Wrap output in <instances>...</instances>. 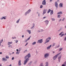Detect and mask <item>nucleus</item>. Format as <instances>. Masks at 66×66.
I'll return each instance as SVG.
<instances>
[{"mask_svg":"<svg viewBox=\"0 0 66 66\" xmlns=\"http://www.w3.org/2000/svg\"><path fill=\"white\" fill-rule=\"evenodd\" d=\"M30 57H31V56H30V53L28 54L26 56L24 57V59H26V60L24 61V65H26V63L29 60V58Z\"/></svg>","mask_w":66,"mask_h":66,"instance_id":"1","label":"nucleus"},{"mask_svg":"<svg viewBox=\"0 0 66 66\" xmlns=\"http://www.w3.org/2000/svg\"><path fill=\"white\" fill-rule=\"evenodd\" d=\"M60 53H60L59 54H57L54 57H53V59L54 60H56V59L57 57V56H59V55H60Z\"/></svg>","mask_w":66,"mask_h":66,"instance_id":"2","label":"nucleus"},{"mask_svg":"<svg viewBox=\"0 0 66 66\" xmlns=\"http://www.w3.org/2000/svg\"><path fill=\"white\" fill-rule=\"evenodd\" d=\"M37 43H40V44H41V43H43V39H41L40 40H39L38 41V42H37Z\"/></svg>","mask_w":66,"mask_h":66,"instance_id":"3","label":"nucleus"},{"mask_svg":"<svg viewBox=\"0 0 66 66\" xmlns=\"http://www.w3.org/2000/svg\"><path fill=\"white\" fill-rule=\"evenodd\" d=\"M49 55L48 54H46L44 55V57L45 58H47V57L49 56Z\"/></svg>","mask_w":66,"mask_h":66,"instance_id":"4","label":"nucleus"},{"mask_svg":"<svg viewBox=\"0 0 66 66\" xmlns=\"http://www.w3.org/2000/svg\"><path fill=\"white\" fill-rule=\"evenodd\" d=\"M46 2L45 0H44L42 2V4L43 5H45L46 4Z\"/></svg>","mask_w":66,"mask_h":66,"instance_id":"5","label":"nucleus"},{"mask_svg":"<svg viewBox=\"0 0 66 66\" xmlns=\"http://www.w3.org/2000/svg\"><path fill=\"white\" fill-rule=\"evenodd\" d=\"M21 60H19V61L18 65L19 66H21Z\"/></svg>","mask_w":66,"mask_h":66,"instance_id":"6","label":"nucleus"},{"mask_svg":"<svg viewBox=\"0 0 66 66\" xmlns=\"http://www.w3.org/2000/svg\"><path fill=\"white\" fill-rule=\"evenodd\" d=\"M55 5L56 7L57 8V7H58V4H57V2H55Z\"/></svg>","mask_w":66,"mask_h":66,"instance_id":"7","label":"nucleus"},{"mask_svg":"<svg viewBox=\"0 0 66 66\" xmlns=\"http://www.w3.org/2000/svg\"><path fill=\"white\" fill-rule=\"evenodd\" d=\"M26 31L28 32L29 34H30L31 33V31L30 30H28Z\"/></svg>","mask_w":66,"mask_h":66,"instance_id":"8","label":"nucleus"},{"mask_svg":"<svg viewBox=\"0 0 66 66\" xmlns=\"http://www.w3.org/2000/svg\"><path fill=\"white\" fill-rule=\"evenodd\" d=\"M46 13V10L44 9L43 11V15H44Z\"/></svg>","mask_w":66,"mask_h":66,"instance_id":"9","label":"nucleus"},{"mask_svg":"<svg viewBox=\"0 0 66 66\" xmlns=\"http://www.w3.org/2000/svg\"><path fill=\"white\" fill-rule=\"evenodd\" d=\"M31 11V10H29L26 12L25 13L26 15H27V14H29V13Z\"/></svg>","mask_w":66,"mask_h":66,"instance_id":"10","label":"nucleus"},{"mask_svg":"<svg viewBox=\"0 0 66 66\" xmlns=\"http://www.w3.org/2000/svg\"><path fill=\"white\" fill-rule=\"evenodd\" d=\"M51 45H50V46L47 47V50H49V49H50V48H51Z\"/></svg>","mask_w":66,"mask_h":66,"instance_id":"11","label":"nucleus"},{"mask_svg":"<svg viewBox=\"0 0 66 66\" xmlns=\"http://www.w3.org/2000/svg\"><path fill=\"white\" fill-rule=\"evenodd\" d=\"M44 22H45L47 24H48L49 23V21L48 20H46V21H45Z\"/></svg>","mask_w":66,"mask_h":66,"instance_id":"12","label":"nucleus"},{"mask_svg":"<svg viewBox=\"0 0 66 66\" xmlns=\"http://www.w3.org/2000/svg\"><path fill=\"white\" fill-rule=\"evenodd\" d=\"M2 60L3 61H7V59L4 58H3Z\"/></svg>","mask_w":66,"mask_h":66,"instance_id":"13","label":"nucleus"},{"mask_svg":"<svg viewBox=\"0 0 66 66\" xmlns=\"http://www.w3.org/2000/svg\"><path fill=\"white\" fill-rule=\"evenodd\" d=\"M53 14V10H52L50 14L51 15H52V14Z\"/></svg>","mask_w":66,"mask_h":66,"instance_id":"14","label":"nucleus"},{"mask_svg":"<svg viewBox=\"0 0 66 66\" xmlns=\"http://www.w3.org/2000/svg\"><path fill=\"white\" fill-rule=\"evenodd\" d=\"M59 6H60V7H62V6H63V4L62 3L60 4Z\"/></svg>","mask_w":66,"mask_h":66,"instance_id":"15","label":"nucleus"},{"mask_svg":"<svg viewBox=\"0 0 66 66\" xmlns=\"http://www.w3.org/2000/svg\"><path fill=\"white\" fill-rule=\"evenodd\" d=\"M51 11V10L49 9V10H48L47 13H49Z\"/></svg>","mask_w":66,"mask_h":66,"instance_id":"16","label":"nucleus"},{"mask_svg":"<svg viewBox=\"0 0 66 66\" xmlns=\"http://www.w3.org/2000/svg\"><path fill=\"white\" fill-rule=\"evenodd\" d=\"M48 40V39H46V43H48V42H49L50 41V40Z\"/></svg>","mask_w":66,"mask_h":66,"instance_id":"17","label":"nucleus"},{"mask_svg":"<svg viewBox=\"0 0 66 66\" xmlns=\"http://www.w3.org/2000/svg\"><path fill=\"white\" fill-rule=\"evenodd\" d=\"M45 64H46L45 66H48V62H46Z\"/></svg>","mask_w":66,"mask_h":66,"instance_id":"18","label":"nucleus"},{"mask_svg":"<svg viewBox=\"0 0 66 66\" xmlns=\"http://www.w3.org/2000/svg\"><path fill=\"white\" fill-rule=\"evenodd\" d=\"M36 44V42H34L32 43V45H35Z\"/></svg>","mask_w":66,"mask_h":66,"instance_id":"19","label":"nucleus"},{"mask_svg":"<svg viewBox=\"0 0 66 66\" xmlns=\"http://www.w3.org/2000/svg\"><path fill=\"white\" fill-rule=\"evenodd\" d=\"M62 14V12H59L57 13V14Z\"/></svg>","mask_w":66,"mask_h":66,"instance_id":"20","label":"nucleus"},{"mask_svg":"<svg viewBox=\"0 0 66 66\" xmlns=\"http://www.w3.org/2000/svg\"><path fill=\"white\" fill-rule=\"evenodd\" d=\"M12 42H9V43H8V45H10V44H12Z\"/></svg>","mask_w":66,"mask_h":66,"instance_id":"21","label":"nucleus"},{"mask_svg":"<svg viewBox=\"0 0 66 66\" xmlns=\"http://www.w3.org/2000/svg\"><path fill=\"white\" fill-rule=\"evenodd\" d=\"M19 20H20V19H18L16 22V23H18L19 22Z\"/></svg>","mask_w":66,"mask_h":66,"instance_id":"22","label":"nucleus"},{"mask_svg":"<svg viewBox=\"0 0 66 66\" xmlns=\"http://www.w3.org/2000/svg\"><path fill=\"white\" fill-rule=\"evenodd\" d=\"M47 39H48V40H50V39H51V37H49L48 38H47Z\"/></svg>","mask_w":66,"mask_h":66,"instance_id":"23","label":"nucleus"},{"mask_svg":"<svg viewBox=\"0 0 66 66\" xmlns=\"http://www.w3.org/2000/svg\"><path fill=\"white\" fill-rule=\"evenodd\" d=\"M58 18H60V17H61V15H58L57 16Z\"/></svg>","mask_w":66,"mask_h":66,"instance_id":"24","label":"nucleus"},{"mask_svg":"<svg viewBox=\"0 0 66 66\" xmlns=\"http://www.w3.org/2000/svg\"><path fill=\"white\" fill-rule=\"evenodd\" d=\"M6 59H9V57L8 56H6Z\"/></svg>","mask_w":66,"mask_h":66,"instance_id":"25","label":"nucleus"},{"mask_svg":"<svg viewBox=\"0 0 66 66\" xmlns=\"http://www.w3.org/2000/svg\"><path fill=\"white\" fill-rule=\"evenodd\" d=\"M35 26L34 24H33V26L31 28L32 29H33V28H34V26Z\"/></svg>","mask_w":66,"mask_h":66,"instance_id":"26","label":"nucleus"},{"mask_svg":"<svg viewBox=\"0 0 66 66\" xmlns=\"http://www.w3.org/2000/svg\"><path fill=\"white\" fill-rule=\"evenodd\" d=\"M63 32H61L59 34V35H61L62 33H63Z\"/></svg>","mask_w":66,"mask_h":66,"instance_id":"27","label":"nucleus"},{"mask_svg":"<svg viewBox=\"0 0 66 66\" xmlns=\"http://www.w3.org/2000/svg\"><path fill=\"white\" fill-rule=\"evenodd\" d=\"M55 45V43H54L53 44L52 46H54Z\"/></svg>","mask_w":66,"mask_h":66,"instance_id":"28","label":"nucleus"},{"mask_svg":"<svg viewBox=\"0 0 66 66\" xmlns=\"http://www.w3.org/2000/svg\"><path fill=\"white\" fill-rule=\"evenodd\" d=\"M64 34H62L61 35V37H62V36H64Z\"/></svg>","mask_w":66,"mask_h":66,"instance_id":"29","label":"nucleus"},{"mask_svg":"<svg viewBox=\"0 0 66 66\" xmlns=\"http://www.w3.org/2000/svg\"><path fill=\"white\" fill-rule=\"evenodd\" d=\"M55 19H53V18H52V21H54V20H55Z\"/></svg>","mask_w":66,"mask_h":66,"instance_id":"30","label":"nucleus"},{"mask_svg":"<svg viewBox=\"0 0 66 66\" xmlns=\"http://www.w3.org/2000/svg\"><path fill=\"white\" fill-rule=\"evenodd\" d=\"M3 18L4 19H6V16H4V17H3Z\"/></svg>","mask_w":66,"mask_h":66,"instance_id":"31","label":"nucleus"},{"mask_svg":"<svg viewBox=\"0 0 66 66\" xmlns=\"http://www.w3.org/2000/svg\"><path fill=\"white\" fill-rule=\"evenodd\" d=\"M61 56H60V57H58V59H60L61 58Z\"/></svg>","mask_w":66,"mask_h":66,"instance_id":"32","label":"nucleus"},{"mask_svg":"<svg viewBox=\"0 0 66 66\" xmlns=\"http://www.w3.org/2000/svg\"><path fill=\"white\" fill-rule=\"evenodd\" d=\"M16 54H19V52H17L16 53Z\"/></svg>","mask_w":66,"mask_h":66,"instance_id":"33","label":"nucleus"},{"mask_svg":"<svg viewBox=\"0 0 66 66\" xmlns=\"http://www.w3.org/2000/svg\"><path fill=\"white\" fill-rule=\"evenodd\" d=\"M63 49V48H61L60 49V51H61V50H62Z\"/></svg>","mask_w":66,"mask_h":66,"instance_id":"34","label":"nucleus"},{"mask_svg":"<svg viewBox=\"0 0 66 66\" xmlns=\"http://www.w3.org/2000/svg\"><path fill=\"white\" fill-rule=\"evenodd\" d=\"M3 42V39H2V40H1L0 41V43H2V42Z\"/></svg>","mask_w":66,"mask_h":66,"instance_id":"35","label":"nucleus"},{"mask_svg":"<svg viewBox=\"0 0 66 66\" xmlns=\"http://www.w3.org/2000/svg\"><path fill=\"white\" fill-rule=\"evenodd\" d=\"M30 39V37H29V38L27 39V40H29Z\"/></svg>","mask_w":66,"mask_h":66,"instance_id":"36","label":"nucleus"},{"mask_svg":"<svg viewBox=\"0 0 66 66\" xmlns=\"http://www.w3.org/2000/svg\"><path fill=\"white\" fill-rule=\"evenodd\" d=\"M42 7H43V5H41L40 6V8H42Z\"/></svg>","mask_w":66,"mask_h":66,"instance_id":"37","label":"nucleus"},{"mask_svg":"<svg viewBox=\"0 0 66 66\" xmlns=\"http://www.w3.org/2000/svg\"><path fill=\"white\" fill-rule=\"evenodd\" d=\"M64 65H66V61L64 63Z\"/></svg>","mask_w":66,"mask_h":66,"instance_id":"38","label":"nucleus"},{"mask_svg":"<svg viewBox=\"0 0 66 66\" xmlns=\"http://www.w3.org/2000/svg\"><path fill=\"white\" fill-rule=\"evenodd\" d=\"M18 40H16L15 41L16 42V43H18Z\"/></svg>","mask_w":66,"mask_h":66,"instance_id":"39","label":"nucleus"},{"mask_svg":"<svg viewBox=\"0 0 66 66\" xmlns=\"http://www.w3.org/2000/svg\"><path fill=\"white\" fill-rule=\"evenodd\" d=\"M19 51H20V50H21V48H19Z\"/></svg>","mask_w":66,"mask_h":66,"instance_id":"40","label":"nucleus"},{"mask_svg":"<svg viewBox=\"0 0 66 66\" xmlns=\"http://www.w3.org/2000/svg\"><path fill=\"white\" fill-rule=\"evenodd\" d=\"M14 57H13L12 58V60H14Z\"/></svg>","mask_w":66,"mask_h":66,"instance_id":"41","label":"nucleus"},{"mask_svg":"<svg viewBox=\"0 0 66 66\" xmlns=\"http://www.w3.org/2000/svg\"><path fill=\"white\" fill-rule=\"evenodd\" d=\"M64 40L65 41H66V36L65 37V38L64 39Z\"/></svg>","mask_w":66,"mask_h":66,"instance_id":"42","label":"nucleus"},{"mask_svg":"<svg viewBox=\"0 0 66 66\" xmlns=\"http://www.w3.org/2000/svg\"><path fill=\"white\" fill-rule=\"evenodd\" d=\"M65 20V18H63V19L62 20V21H64V20Z\"/></svg>","mask_w":66,"mask_h":66,"instance_id":"43","label":"nucleus"},{"mask_svg":"<svg viewBox=\"0 0 66 66\" xmlns=\"http://www.w3.org/2000/svg\"><path fill=\"white\" fill-rule=\"evenodd\" d=\"M59 47H60V46L58 45L56 47L57 48H59Z\"/></svg>","mask_w":66,"mask_h":66,"instance_id":"44","label":"nucleus"},{"mask_svg":"<svg viewBox=\"0 0 66 66\" xmlns=\"http://www.w3.org/2000/svg\"><path fill=\"white\" fill-rule=\"evenodd\" d=\"M62 66H65V64H63L62 65Z\"/></svg>","mask_w":66,"mask_h":66,"instance_id":"45","label":"nucleus"},{"mask_svg":"<svg viewBox=\"0 0 66 66\" xmlns=\"http://www.w3.org/2000/svg\"><path fill=\"white\" fill-rule=\"evenodd\" d=\"M28 43H27V44L25 45V46H27V45H28Z\"/></svg>","mask_w":66,"mask_h":66,"instance_id":"46","label":"nucleus"},{"mask_svg":"<svg viewBox=\"0 0 66 66\" xmlns=\"http://www.w3.org/2000/svg\"><path fill=\"white\" fill-rule=\"evenodd\" d=\"M11 45H10L8 47H11Z\"/></svg>","mask_w":66,"mask_h":66,"instance_id":"47","label":"nucleus"},{"mask_svg":"<svg viewBox=\"0 0 66 66\" xmlns=\"http://www.w3.org/2000/svg\"><path fill=\"white\" fill-rule=\"evenodd\" d=\"M45 18H46V17H44L43 18V19H45Z\"/></svg>","mask_w":66,"mask_h":66,"instance_id":"48","label":"nucleus"},{"mask_svg":"<svg viewBox=\"0 0 66 66\" xmlns=\"http://www.w3.org/2000/svg\"><path fill=\"white\" fill-rule=\"evenodd\" d=\"M46 43H47V42H45V43H44V44H46Z\"/></svg>","mask_w":66,"mask_h":66,"instance_id":"49","label":"nucleus"},{"mask_svg":"<svg viewBox=\"0 0 66 66\" xmlns=\"http://www.w3.org/2000/svg\"><path fill=\"white\" fill-rule=\"evenodd\" d=\"M38 16L39 17V16L40 15V14L39 13L38 14Z\"/></svg>","mask_w":66,"mask_h":66,"instance_id":"50","label":"nucleus"},{"mask_svg":"<svg viewBox=\"0 0 66 66\" xmlns=\"http://www.w3.org/2000/svg\"><path fill=\"white\" fill-rule=\"evenodd\" d=\"M24 37V35H23L22 36V37L23 38V37Z\"/></svg>","mask_w":66,"mask_h":66,"instance_id":"51","label":"nucleus"},{"mask_svg":"<svg viewBox=\"0 0 66 66\" xmlns=\"http://www.w3.org/2000/svg\"><path fill=\"white\" fill-rule=\"evenodd\" d=\"M40 32V31H38V32Z\"/></svg>","mask_w":66,"mask_h":66,"instance_id":"52","label":"nucleus"},{"mask_svg":"<svg viewBox=\"0 0 66 66\" xmlns=\"http://www.w3.org/2000/svg\"><path fill=\"white\" fill-rule=\"evenodd\" d=\"M1 19L2 20L3 19V18H1Z\"/></svg>","mask_w":66,"mask_h":66,"instance_id":"53","label":"nucleus"},{"mask_svg":"<svg viewBox=\"0 0 66 66\" xmlns=\"http://www.w3.org/2000/svg\"><path fill=\"white\" fill-rule=\"evenodd\" d=\"M0 66H2V64L0 63Z\"/></svg>","mask_w":66,"mask_h":66,"instance_id":"54","label":"nucleus"},{"mask_svg":"<svg viewBox=\"0 0 66 66\" xmlns=\"http://www.w3.org/2000/svg\"><path fill=\"white\" fill-rule=\"evenodd\" d=\"M2 52H0V54H2Z\"/></svg>","mask_w":66,"mask_h":66,"instance_id":"55","label":"nucleus"},{"mask_svg":"<svg viewBox=\"0 0 66 66\" xmlns=\"http://www.w3.org/2000/svg\"><path fill=\"white\" fill-rule=\"evenodd\" d=\"M16 51H18V49H16Z\"/></svg>","mask_w":66,"mask_h":66,"instance_id":"56","label":"nucleus"},{"mask_svg":"<svg viewBox=\"0 0 66 66\" xmlns=\"http://www.w3.org/2000/svg\"><path fill=\"white\" fill-rule=\"evenodd\" d=\"M55 53V52L54 51H53V53Z\"/></svg>","mask_w":66,"mask_h":66,"instance_id":"57","label":"nucleus"},{"mask_svg":"<svg viewBox=\"0 0 66 66\" xmlns=\"http://www.w3.org/2000/svg\"><path fill=\"white\" fill-rule=\"evenodd\" d=\"M52 0H50V2H51V1H52Z\"/></svg>","mask_w":66,"mask_h":66,"instance_id":"58","label":"nucleus"},{"mask_svg":"<svg viewBox=\"0 0 66 66\" xmlns=\"http://www.w3.org/2000/svg\"><path fill=\"white\" fill-rule=\"evenodd\" d=\"M41 30L42 31H44V30Z\"/></svg>","mask_w":66,"mask_h":66,"instance_id":"59","label":"nucleus"},{"mask_svg":"<svg viewBox=\"0 0 66 66\" xmlns=\"http://www.w3.org/2000/svg\"><path fill=\"white\" fill-rule=\"evenodd\" d=\"M12 38H13V39H14V38H15V37L13 38V37H12Z\"/></svg>","mask_w":66,"mask_h":66,"instance_id":"60","label":"nucleus"},{"mask_svg":"<svg viewBox=\"0 0 66 66\" xmlns=\"http://www.w3.org/2000/svg\"><path fill=\"white\" fill-rule=\"evenodd\" d=\"M25 51H27V50H25Z\"/></svg>","mask_w":66,"mask_h":66,"instance_id":"61","label":"nucleus"},{"mask_svg":"<svg viewBox=\"0 0 66 66\" xmlns=\"http://www.w3.org/2000/svg\"><path fill=\"white\" fill-rule=\"evenodd\" d=\"M1 43H0V46H1Z\"/></svg>","mask_w":66,"mask_h":66,"instance_id":"62","label":"nucleus"},{"mask_svg":"<svg viewBox=\"0 0 66 66\" xmlns=\"http://www.w3.org/2000/svg\"><path fill=\"white\" fill-rule=\"evenodd\" d=\"M61 20H62L61 19L59 20L60 21Z\"/></svg>","mask_w":66,"mask_h":66,"instance_id":"63","label":"nucleus"},{"mask_svg":"<svg viewBox=\"0 0 66 66\" xmlns=\"http://www.w3.org/2000/svg\"><path fill=\"white\" fill-rule=\"evenodd\" d=\"M12 53L13 54H14V52H13Z\"/></svg>","mask_w":66,"mask_h":66,"instance_id":"64","label":"nucleus"}]
</instances>
